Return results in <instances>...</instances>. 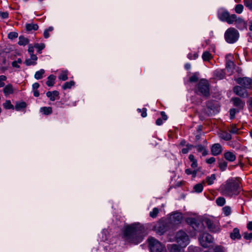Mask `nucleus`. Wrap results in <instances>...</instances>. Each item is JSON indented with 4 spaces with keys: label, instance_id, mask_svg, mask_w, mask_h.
Segmentation results:
<instances>
[{
    "label": "nucleus",
    "instance_id": "57",
    "mask_svg": "<svg viewBox=\"0 0 252 252\" xmlns=\"http://www.w3.org/2000/svg\"><path fill=\"white\" fill-rule=\"evenodd\" d=\"M54 80H48V81L46 82L47 85L50 87L53 86L54 85Z\"/></svg>",
    "mask_w": 252,
    "mask_h": 252
},
{
    "label": "nucleus",
    "instance_id": "2",
    "mask_svg": "<svg viewBox=\"0 0 252 252\" xmlns=\"http://www.w3.org/2000/svg\"><path fill=\"white\" fill-rule=\"evenodd\" d=\"M240 187V182L239 180L236 178H230L220 186L219 191L221 194L231 197L238 193V190Z\"/></svg>",
    "mask_w": 252,
    "mask_h": 252
},
{
    "label": "nucleus",
    "instance_id": "7",
    "mask_svg": "<svg viewBox=\"0 0 252 252\" xmlns=\"http://www.w3.org/2000/svg\"><path fill=\"white\" fill-rule=\"evenodd\" d=\"M204 223L211 232L217 233L220 230L219 222L214 218H204Z\"/></svg>",
    "mask_w": 252,
    "mask_h": 252
},
{
    "label": "nucleus",
    "instance_id": "9",
    "mask_svg": "<svg viewBox=\"0 0 252 252\" xmlns=\"http://www.w3.org/2000/svg\"><path fill=\"white\" fill-rule=\"evenodd\" d=\"M187 222L189 224L193 229L198 232H202L204 230V219L202 222L197 220L194 218H188L186 220Z\"/></svg>",
    "mask_w": 252,
    "mask_h": 252
},
{
    "label": "nucleus",
    "instance_id": "35",
    "mask_svg": "<svg viewBox=\"0 0 252 252\" xmlns=\"http://www.w3.org/2000/svg\"><path fill=\"white\" fill-rule=\"evenodd\" d=\"M75 84V82L73 81H70L69 82H65L64 85L62 86V88L63 90H66L67 89H70L72 86H74Z\"/></svg>",
    "mask_w": 252,
    "mask_h": 252
},
{
    "label": "nucleus",
    "instance_id": "31",
    "mask_svg": "<svg viewBox=\"0 0 252 252\" xmlns=\"http://www.w3.org/2000/svg\"><path fill=\"white\" fill-rule=\"evenodd\" d=\"M216 175L215 174H212L210 176L206 177V181L209 185H212L216 180Z\"/></svg>",
    "mask_w": 252,
    "mask_h": 252
},
{
    "label": "nucleus",
    "instance_id": "16",
    "mask_svg": "<svg viewBox=\"0 0 252 252\" xmlns=\"http://www.w3.org/2000/svg\"><path fill=\"white\" fill-rule=\"evenodd\" d=\"M231 101L232 102L233 105L240 110L243 109L245 106V102L239 97H232Z\"/></svg>",
    "mask_w": 252,
    "mask_h": 252
},
{
    "label": "nucleus",
    "instance_id": "45",
    "mask_svg": "<svg viewBox=\"0 0 252 252\" xmlns=\"http://www.w3.org/2000/svg\"><path fill=\"white\" fill-rule=\"evenodd\" d=\"M223 213L226 216H229L231 212V208L229 206H225L222 208Z\"/></svg>",
    "mask_w": 252,
    "mask_h": 252
},
{
    "label": "nucleus",
    "instance_id": "61",
    "mask_svg": "<svg viewBox=\"0 0 252 252\" xmlns=\"http://www.w3.org/2000/svg\"><path fill=\"white\" fill-rule=\"evenodd\" d=\"M39 87V84L38 83H35L32 85V90H37Z\"/></svg>",
    "mask_w": 252,
    "mask_h": 252
},
{
    "label": "nucleus",
    "instance_id": "49",
    "mask_svg": "<svg viewBox=\"0 0 252 252\" xmlns=\"http://www.w3.org/2000/svg\"><path fill=\"white\" fill-rule=\"evenodd\" d=\"M244 4L250 10L252 9V0H244Z\"/></svg>",
    "mask_w": 252,
    "mask_h": 252
},
{
    "label": "nucleus",
    "instance_id": "21",
    "mask_svg": "<svg viewBox=\"0 0 252 252\" xmlns=\"http://www.w3.org/2000/svg\"><path fill=\"white\" fill-rule=\"evenodd\" d=\"M224 158L226 160L232 162L236 159L235 155L231 152H226L224 154Z\"/></svg>",
    "mask_w": 252,
    "mask_h": 252
},
{
    "label": "nucleus",
    "instance_id": "23",
    "mask_svg": "<svg viewBox=\"0 0 252 252\" xmlns=\"http://www.w3.org/2000/svg\"><path fill=\"white\" fill-rule=\"evenodd\" d=\"M230 237L233 240L235 239H240L241 236L240 234L239 229L237 228H234L232 232L230 233Z\"/></svg>",
    "mask_w": 252,
    "mask_h": 252
},
{
    "label": "nucleus",
    "instance_id": "20",
    "mask_svg": "<svg viewBox=\"0 0 252 252\" xmlns=\"http://www.w3.org/2000/svg\"><path fill=\"white\" fill-rule=\"evenodd\" d=\"M167 247L170 252H184V250L177 244L169 245Z\"/></svg>",
    "mask_w": 252,
    "mask_h": 252
},
{
    "label": "nucleus",
    "instance_id": "3",
    "mask_svg": "<svg viewBox=\"0 0 252 252\" xmlns=\"http://www.w3.org/2000/svg\"><path fill=\"white\" fill-rule=\"evenodd\" d=\"M237 83L242 85L244 88L241 86H235L233 91L236 94L242 97H245L248 96V94L246 88H250L251 87V81L252 80H237Z\"/></svg>",
    "mask_w": 252,
    "mask_h": 252
},
{
    "label": "nucleus",
    "instance_id": "5",
    "mask_svg": "<svg viewBox=\"0 0 252 252\" xmlns=\"http://www.w3.org/2000/svg\"><path fill=\"white\" fill-rule=\"evenodd\" d=\"M239 37V33L238 31L233 28L228 29L224 33L225 39L229 43H235L238 40Z\"/></svg>",
    "mask_w": 252,
    "mask_h": 252
},
{
    "label": "nucleus",
    "instance_id": "60",
    "mask_svg": "<svg viewBox=\"0 0 252 252\" xmlns=\"http://www.w3.org/2000/svg\"><path fill=\"white\" fill-rule=\"evenodd\" d=\"M191 162L192 163H191L190 166L192 168H195L197 167L198 164H197V161L196 159L195 160L192 161Z\"/></svg>",
    "mask_w": 252,
    "mask_h": 252
},
{
    "label": "nucleus",
    "instance_id": "1",
    "mask_svg": "<svg viewBox=\"0 0 252 252\" xmlns=\"http://www.w3.org/2000/svg\"><path fill=\"white\" fill-rule=\"evenodd\" d=\"M146 234L143 225L139 223H134L125 226L122 238L126 242L136 245L143 240Z\"/></svg>",
    "mask_w": 252,
    "mask_h": 252
},
{
    "label": "nucleus",
    "instance_id": "22",
    "mask_svg": "<svg viewBox=\"0 0 252 252\" xmlns=\"http://www.w3.org/2000/svg\"><path fill=\"white\" fill-rule=\"evenodd\" d=\"M214 76L218 79H223L225 77V72L222 69H217L214 72Z\"/></svg>",
    "mask_w": 252,
    "mask_h": 252
},
{
    "label": "nucleus",
    "instance_id": "8",
    "mask_svg": "<svg viewBox=\"0 0 252 252\" xmlns=\"http://www.w3.org/2000/svg\"><path fill=\"white\" fill-rule=\"evenodd\" d=\"M197 91L205 97L210 96V84L207 80H200L197 86Z\"/></svg>",
    "mask_w": 252,
    "mask_h": 252
},
{
    "label": "nucleus",
    "instance_id": "28",
    "mask_svg": "<svg viewBox=\"0 0 252 252\" xmlns=\"http://www.w3.org/2000/svg\"><path fill=\"white\" fill-rule=\"evenodd\" d=\"M210 252H224L223 247L221 246H215L209 249Z\"/></svg>",
    "mask_w": 252,
    "mask_h": 252
},
{
    "label": "nucleus",
    "instance_id": "26",
    "mask_svg": "<svg viewBox=\"0 0 252 252\" xmlns=\"http://www.w3.org/2000/svg\"><path fill=\"white\" fill-rule=\"evenodd\" d=\"M25 27L26 30L28 32L32 30L36 31L38 29V26L37 24L32 23L26 24Z\"/></svg>",
    "mask_w": 252,
    "mask_h": 252
},
{
    "label": "nucleus",
    "instance_id": "19",
    "mask_svg": "<svg viewBox=\"0 0 252 252\" xmlns=\"http://www.w3.org/2000/svg\"><path fill=\"white\" fill-rule=\"evenodd\" d=\"M47 96L50 98V100L54 101L57 98H59V93L57 91H54L53 92H47L46 93Z\"/></svg>",
    "mask_w": 252,
    "mask_h": 252
},
{
    "label": "nucleus",
    "instance_id": "18",
    "mask_svg": "<svg viewBox=\"0 0 252 252\" xmlns=\"http://www.w3.org/2000/svg\"><path fill=\"white\" fill-rule=\"evenodd\" d=\"M222 152L221 146L219 144H214L211 148V153L214 156H218Z\"/></svg>",
    "mask_w": 252,
    "mask_h": 252
},
{
    "label": "nucleus",
    "instance_id": "52",
    "mask_svg": "<svg viewBox=\"0 0 252 252\" xmlns=\"http://www.w3.org/2000/svg\"><path fill=\"white\" fill-rule=\"evenodd\" d=\"M59 79H67V71H62L59 76Z\"/></svg>",
    "mask_w": 252,
    "mask_h": 252
},
{
    "label": "nucleus",
    "instance_id": "17",
    "mask_svg": "<svg viewBox=\"0 0 252 252\" xmlns=\"http://www.w3.org/2000/svg\"><path fill=\"white\" fill-rule=\"evenodd\" d=\"M231 56L230 55H227L226 56V63L225 64L226 68L228 72L231 74L232 72L233 69H234L235 65L233 62L230 60L228 58L229 57H231Z\"/></svg>",
    "mask_w": 252,
    "mask_h": 252
},
{
    "label": "nucleus",
    "instance_id": "39",
    "mask_svg": "<svg viewBox=\"0 0 252 252\" xmlns=\"http://www.w3.org/2000/svg\"><path fill=\"white\" fill-rule=\"evenodd\" d=\"M159 213V210L158 208H154L152 211L150 213V216L152 218H156Z\"/></svg>",
    "mask_w": 252,
    "mask_h": 252
},
{
    "label": "nucleus",
    "instance_id": "13",
    "mask_svg": "<svg viewBox=\"0 0 252 252\" xmlns=\"http://www.w3.org/2000/svg\"><path fill=\"white\" fill-rule=\"evenodd\" d=\"M200 245L204 248H207L209 244L213 243V238L212 235L208 233H203L199 238Z\"/></svg>",
    "mask_w": 252,
    "mask_h": 252
},
{
    "label": "nucleus",
    "instance_id": "53",
    "mask_svg": "<svg viewBox=\"0 0 252 252\" xmlns=\"http://www.w3.org/2000/svg\"><path fill=\"white\" fill-rule=\"evenodd\" d=\"M9 14L7 12L0 11V17L2 19H6L8 17Z\"/></svg>",
    "mask_w": 252,
    "mask_h": 252
},
{
    "label": "nucleus",
    "instance_id": "38",
    "mask_svg": "<svg viewBox=\"0 0 252 252\" xmlns=\"http://www.w3.org/2000/svg\"><path fill=\"white\" fill-rule=\"evenodd\" d=\"M189 252H200L201 249L199 247L191 245L188 248Z\"/></svg>",
    "mask_w": 252,
    "mask_h": 252
},
{
    "label": "nucleus",
    "instance_id": "36",
    "mask_svg": "<svg viewBox=\"0 0 252 252\" xmlns=\"http://www.w3.org/2000/svg\"><path fill=\"white\" fill-rule=\"evenodd\" d=\"M194 191L197 193L201 192L203 189V186L202 184H197L193 187Z\"/></svg>",
    "mask_w": 252,
    "mask_h": 252
},
{
    "label": "nucleus",
    "instance_id": "29",
    "mask_svg": "<svg viewBox=\"0 0 252 252\" xmlns=\"http://www.w3.org/2000/svg\"><path fill=\"white\" fill-rule=\"evenodd\" d=\"M26 107L27 104L24 101L17 102L15 105V109L17 111H20L22 109L25 108Z\"/></svg>",
    "mask_w": 252,
    "mask_h": 252
},
{
    "label": "nucleus",
    "instance_id": "51",
    "mask_svg": "<svg viewBox=\"0 0 252 252\" xmlns=\"http://www.w3.org/2000/svg\"><path fill=\"white\" fill-rule=\"evenodd\" d=\"M25 63L27 65H34L36 63L34 61H33L31 59H28L26 60L25 62Z\"/></svg>",
    "mask_w": 252,
    "mask_h": 252
},
{
    "label": "nucleus",
    "instance_id": "34",
    "mask_svg": "<svg viewBox=\"0 0 252 252\" xmlns=\"http://www.w3.org/2000/svg\"><path fill=\"white\" fill-rule=\"evenodd\" d=\"M220 137L222 139L228 141L231 139V135L230 133L227 132H223L221 133Z\"/></svg>",
    "mask_w": 252,
    "mask_h": 252
},
{
    "label": "nucleus",
    "instance_id": "27",
    "mask_svg": "<svg viewBox=\"0 0 252 252\" xmlns=\"http://www.w3.org/2000/svg\"><path fill=\"white\" fill-rule=\"evenodd\" d=\"M29 42V40L27 38L25 37L23 35H20L19 37L18 44L19 45L25 46Z\"/></svg>",
    "mask_w": 252,
    "mask_h": 252
},
{
    "label": "nucleus",
    "instance_id": "12",
    "mask_svg": "<svg viewBox=\"0 0 252 252\" xmlns=\"http://www.w3.org/2000/svg\"><path fill=\"white\" fill-rule=\"evenodd\" d=\"M218 16L220 21L226 22L228 24H232L233 20L235 18L236 15L230 14L227 10H222L218 12Z\"/></svg>",
    "mask_w": 252,
    "mask_h": 252
},
{
    "label": "nucleus",
    "instance_id": "43",
    "mask_svg": "<svg viewBox=\"0 0 252 252\" xmlns=\"http://www.w3.org/2000/svg\"><path fill=\"white\" fill-rule=\"evenodd\" d=\"M45 73L44 69H40L39 71L36 72L34 77L35 79H40L43 77L42 75Z\"/></svg>",
    "mask_w": 252,
    "mask_h": 252
},
{
    "label": "nucleus",
    "instance_id": "59",
    "mask_svg": "<svg viewBox=\"0 0 252 252\" xmlns=\"http://www.w3.org/2000/svg\"><path fill=\"white\" fill-rule=\"evenodd\" d=\"M141 116L145 118L147 116V109L145 108H143L141 111Z\"/></svg>",
    "mask_w": 252,
    "mask_h": 252
},
{
    "label": "nucleus",
    "instance_id": "33",
    "mask_svg": "<svg viewBox=\"0 0 252 252\" xmlns=\"http://www.w3.org/2000/svg\"><path fill=\"white\" fill-rule=\"evenodd\" d=\"M240 110L237 108H231L229 110L230 118L231 120L234 119L235 114L240 112Z\"/></svg>",
    "mask_w": 252,
    "mask_h": 252
},
{
    "label": "nucleus",
    "instance_id": "11",
    "mask_svg": "<svg viewBox=\"0 0 252 252\" xmlns=\"http://www.w3.org/2000/svg\"><path fill=\"white\" fill-rule=\"evenodd\" d=\"M170 229L169 220H164L158 221L155 226V229L157 233L162 235Z\"/></svg>",
    "mask_w": 252,
    "mask_h": 252
},
{
    "label": "nucleus",
    "instance_id": "44",
    "mask_svg": "<svg viewBox=\"0 0 252 252\" xmlns=\"http://www.w3.org/2000/svg\"><path fill=\"white\" fill-rule=\"evenodd\" d=\"M243 5L241 4H237L235 7V11L238 14H241L243 10Z\"/></svg>",
    "mask_w": 252,
    "mask_h": 252
},
{
    "label": "nucleus",
    "instance_id": "15",
    "mask_svg": "<svg viewBox=\"0 0 252 252\" xmlns=\"http://www.w3.org/2000/svg\"><path fill=\"white\" fill-rule=\"evenodd\" d=\"M234 23L236 25V27L239 29L242 30L244 29H247V23L243 19L240 17H237L236 15L235 18L233 21V23Z\"/></svg>",
    "mask_w": 252,
    "mask_h": 252
},
{
    "label": "nucleus",
    "instance_id": "6",
    "mask_svg": "<svg viewBox=\"0 0 252 252\" xmlns=\"http://www.w3.org/2000/svg\"><path fill=\"white\" fill-rule=\"evenodd\" d=\"M175 241L182 247H186L189 243V238L188 235L183 230H179L176 233Z\"/></svg>",
    "mask_w": 252,
    "mask_h": 252
},
{
    "label": "nucleus",
    "instance_id": "63",
    "mask_svg": "<svg viewBox=\"0 0 252 252\" xmlns=\"http://www.w3.org/2000/svg\"><path fill=\"white\" fill-rule=\"evenodd\" d=\"M163 123L162 120L161 118H158L156 121V124L158 126H160Z\"/></svg>",
    "mask_w": 252,
    "mask_h": 252
},
{
    "label": "nucleus",
    "instance_id": "4",
    "mask_svg": "<svg viewBox=\"0 0 252 252\" xmlns=\"http://www.w3.org/2000/svg\"><path fill=\"white\" fill-rule=\"evenodd\" d=\"M150 252H166L164 245L153 237L148 240Z\"/></svg>",
    "mask_w": 252,
    "mask_h": 252
},
{
    "label": "nucleus",
    "instance_id": "47",
    "mask_svg": "<svg viewBox=\"0 0 252 252\" xmlns=\"http://www.w3.org/2000/svg\"><path fill=\"white\" fill-rule=\"evenodd\" d=\"M237 74L238 75L235 77V79H250V78L247 77H243V74H242V70L241 69L238 68L236 70Z\"/></svg>",
    "mask_w": 252,
    "mask_h": 252
},
{
    "label": "nucleus",
    "instance_id": "10",
    "mask_svg": "<svg viewBox=\"0 0 252 252\" xmlns=\"http://www.w3.org/2000/svg\"><path fill=\"white\" fill-rule=\"evenodd\" d=\"M187 222L189 224L193 229L198 232H202L204 230V219L202 222L197 220L194 218H188L186 220Z\"/></svg>",
    "mask_w": 252,
    "mask_h": 252
},
{
    "label": "nucleus",
    "instance_id": "58",
    "mask_svg": "<svg viewBox=\"0 0 252 252\" xmlns=\"http://www.w3.org/2000/svg\"><path fill=\"white\" fill-rule=\"evenodd\" d=\"M28 52L30 53V54H33L34 47H33L32 44H30L29 45Z\"/></svg>",
    "mask_w": 252,
    "mask_h": 252
},
{
    "label": "nucleus",
    "instance_id": "46",
    "mask_svg": "<svg viewBox=\"0 0 252 252\" xmlns=\"http://www.w3.org/2000/svg\"><path fill=\"white\" fill-rule=\"evenodd\" d=\"M3 106L4 108L5 109H13L14 106L11 103V102L10 100H6L3 104Z\"/></svg>",
    "mask_w": 252,
    "mask_h": 252
},
{
    "label": "nucleus",
    "instance_id": "25",
    "mask_svg": "<svg viewBox=\"0 0 252 252\" xmlns=\"http://www.w3.org/2000/svg\"><path fill=\"white\" fill-rule=\"evenodd\" d=\"M218 166L221 171H225L227 166V162L223 159H219L218 160Z\"/></svg>",
    "mask_w": 252,
    "mask_h": 252
},
{
    "label": "nucleus",
    "instance_id": "42",
    "mask_svg": "<svg viewBox=\"0 0 252 252\" xmlns=\"http://www.w3.org/2000/svg\"><path fill=\"white\" fill-rule=\"evenodd\" d=\"M34 47L37 49V52L39 53H41V51L45 48V44L43 43L38 44L35 43L34 44Z\"/></svg>",
    "mask_w": 252,
    "mask_h": 252
},
{
    "label": "nucleus",
    "instance_id": "64",
    "mask_svg": "<svg viewBox=\"0 0 252 252\" xmlns=\"http://www.w3.org/2000/svg\"><path fill=\"white\" fill-rule=\"evenodd\" d=\"M43 35H44V37L45 38H48L49 36H50V34L49 33V32H48V31H47L46 30H45L44 32V33H43Z\"/></svg>",
    "mask_w": 252,
    "mask_h": 252
},
{
    "label": "nucleus",
    "instance_id": "55",
    "mask_svg": "<svg viewBox=\"0 0 252 252\" xmlns=\"http://www.w3.org/2000/svg\"><path fill=\"white\" fill-rule=\"evenodd\" d=\"M200 77L199 72H195L191 76H190L189 79H198Z\"/></svg>",
    "mask_w": 252,
    "mask_h": 252
},
{
    "label": "nucleus",
    "instance_id": "24",
    "mask_svg": "<svg viewBox=\"0 0 252 252\" xmlns=\"http://www.w3.org/2000/svg\"><path fill=\"white\" fill-rule=\"evenodd\" d=\"M194 148H196L198 152H202V154L203 156H206L208 154V151L202 145L200 144L194 146Z\"/></svg>",
    "mask_w": 252,
    "mask_h": 252
},
{
    "label": "nucleus",
    "instance_id": "41",
    "mask_svg": "<svg viewBox=\"0 0 252 252\" xmlns=\"http://www.w3.org/2000/svg\"><path fill=\"white\" fill-rule=\"evenodd\" d=\"M211 57V54L208 51L204 52L202 55V59L204 61H209Z\"/></svg>",
    "mask_w": 252,
    "mask_h": 252
},
{
    "label": "nucleus",
    "instance_id": "30",
    "mask_svg": "<svg viewBox=\"0 0 252 252\" xmlns=\"http://www.w3.org/2000/svg\"><path fill=\"white\" fill-rule=\"evenodd\" d=\"M206 106H207V109L208 111H209V113L212 114L213 113H214L215 106H214V105L213 104V103L212 102L208 101L207 103Z\"/></svg>",
    "mask_w": 252,
    "mask_h": 252
},
{
    "label": "nucleus",
    "instance_id": "37",
    "mask_svg": "<svg viewBox=\"0 0 252 252\" xmlns=\"http://www.w3.org/2000/svg\"><path fill=\"white\" fill-rule=\"evenodd\" d=\"M3 93L5 94H10L13 93L12 86L11 85H8L3 89Z\"/></svg>",
    "mask_w": 252,
    "mask_h": 252
},
{
    "label": "nucleus",
    "instance_id": "32",
    "mask_svg": "<svg viewBox=\"0 0 252 252\" xmlns=\"http://www.w3.org/2000/svg\"><path fill=\"white\" fill-rule=\"evenodd\" d=\"M40 111L45 115H49L52 113V109L51 107H43L40 108Z\"/></svg>",
    "mask_w": 252,
    "mask_h": 252
},
{
    "label": "nucleus",
    "instance_id": "56",
    "mask_svg": "<svg viewBox=\"0 0 252 252\" xmlns=\"http://www.w3.org/2000/svg\"><path fill=\"white\" fill-rule=\"evenodd\" d=\"M215 160H216L215 158H214V157H211V158L206 159V162L208 164H212V163H213L214 162H215Z\"/></svg>",
    "mask_w": 252,
    "mask_h": 252
},
{
    "label": "nucleus",
    "instance_id": "14",
    "mask_svg": "<svg viewBox=\"0 0 252 252\" xmlns=\"http://www.w3.org/2000/svg\"><path fill=\"white\" fill-rule=\"evenodd\" d=\"M183 220L182 214L180 213H175L172 214L170 218L169 223L171 222L173 224H178L181 223Z\"/></svg>",
    "mask_w": 252,
    "mask_h": 252
},
{
    "label": "nucleus",
    "instance_id": "54",
    "mask_svg": "<svg viewBox=\"0 0 252 252\" xmlns=\"http://www.w3.org/2000/svg\"><path fill=\"white\" fill-rule=\"evenodd\" d=\"M238 131V128L236 127V126H233L231 128V129L229 130V132L233 134H236L237 133Z\"/></svg>",
    "mask_w": 252,
    "mask_h": 252
},
{
    "label": "nucleus",
    "instance_id": "40",
    "mask_svg": "<svg viewBox=\"0 0 252 252\" xmlns=\"http://www.w3.org/2000/svg\"><path fill=\"white\" fill-rule=\"evenodd\" d=\"M216 202L218 205L222 206L225 203V200L222 197H219L216 199Z\"/></svg>",
    "mask_w": 252,
    "mask_h": 252
},
{
    "label": "nucleus",
    "instance_id": "48",
    "mask_svg": "<svg viewBox=\"0 0 252 252\" xmlns=\"http://www.w3.org/2000/svg\"><path fill=\"white\" fill-rule=\"evenodd\" d=\"M18 34L16 32H10L8 35V37L10 39H13L18 37Z\"/></svg>",
    "mask_w": 252,
    "mask_h": 252
},
{
    "label": "nucleus",
    "instance_id": "62",
    "mask_svg": "<svg viewBox=\"0 0 252 252\" xmlns=\"http://www.w3.org/2000/svg\"><path fill=\"white\" fill-rule=\"evenodd\" d=\"M30 55H31V59L33 61L35 62L37 60V56L35 55H34L33 54H30Z\"/></svg>",
    "mask_w": 252,
    "mask_h": 252
},
{
    "label": "nucleus",
    "instance_id": "50",
    "mask_svg": "<svg viewBox=\"0 0 252 252\" xmlns=\"http://www.w3.org/2000/svg\"><path fill=\"white\" fill-rule=\"evenodd\" d=\"M243 237L246 240H251L252 239V233H248V232H245L243 233Z\"/></svg>",
    "mask_w": 252,
    "mask_h": 252
}]
</instances>
